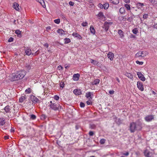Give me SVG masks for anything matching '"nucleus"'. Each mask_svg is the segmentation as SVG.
<instances>
[{
    "mask_svg": "<svg viewBox=\"0 0 157 157\" xmlns=\"http://www.w3.org/2000/svg\"><path fill=\"white\" fill-rule=\"evenodd\" d=\"M142 122L140 120H137L135 123H130L129 129L131 132H134L136 130H140L142 128Z\"/></svg>",
    "mask_w": 157,
    "mask_h": 157,
    "instance_id": "nucleus-1",
    "label": "nucleus"
},
{
    "mask_svg": "<svg viewBox=\"0 0 157 157\" xmlns=\"http://www.w3.org/2000/svg\"><path fill=\"white\" fill-rule=\"evenodd\" d=\"M25 75V72L24 71H21L18 72L16 74H13L10 75L11 78V80L12 81L18 80L22 78Z\"/></svg>",
    "mask_w": 157,
    "mask_h": 157,
    "instance_id": "nucleus-2",
    "label": "nucleus"
},
{
    "mask_svg": "<svg viewBox=\"0 0 157 157\" xmlns=\"http://www.w3.org/2000/svg\"><path fill=\"white\" fill-rule=\"evenodd\" d=\"M15 105H13V107H10L9 105H7L3 109H2V112H4V111L7 113H14L17 112V109L16 110L15 109Z\"/></svg>",
    "mask_w": 157,
    "mask_h": 157,
    "instance_id": "nucleus-3",
    "label": "nucleus"
},
{
    "mask_svg": "<svg viewBox=\"0 0 157 157\" xmlns=\"http://www.w3.org/2000/svg\"><path fill=\"white\" fill-rule=\"evenodd\" d=\"M50 102L49 107L52 110L56 111L63 109L62 107L59 104H56L53 103L52 101H51Z\"/></svg>",
    "mask_w": 157,
    "mask_h": 157,
    "instance_id": "nucleus-4",
    "label": "nucleus"
},
{
    "mask_svg": "<svg viewBox=\"0 0 157 157\" xmlns=\"http://www.w3.org/2000/svg\"><path fill=\"white\" fill-rule=\"evenodd\" d=\"M148 53L146 51H139L135 55V57H144L148 55Z\"/></svg>",
    "mask_w": 157,
    "mask_h": 157,
    "instance_id": "nucleus-5",
    "label": "nucleus"
},
{
    "mask_svg": "<svg viewBox=\"0 0 157 157\" xmlns=\"http://www.w3.org/2000/svg\"><path fill=\"white\" fill-rule=\"evenodd\" d=\"M113 24V22L111 21H105L103 25V28L106 31L108 30L110 26Z\"/></svg>",
    "mask_w": 157,
    "mask_h": 157,
    "instance_id": "nucleus-6",
    "label": "nucleus"
},
{
    "mask_svg": "<svg viewBox=\"0 0 157 157\" xmlns=\"http://www.w3.org/2000/svg\"><path fill=\"white\" fill-rule=\"evenodd\" d=\"M154 119V116L152 115H149L146 116L145 118V121L147 122L151 121Z\"/></svg>",
    "mask_w": 157,
    "mask_h": 157,
    "instance_id": "nucleus-7",
    "label": "nucleus"
},
{
    "mask_svg": "<svg viewBox=\"0 0 157 157\" xmlns=\"http://www.w3.org/2000/svg\"><path fill=\"white\" fill-rule=\"evenodd\" d=\"M144 155L146 157H151L152 155V153L147 149L144 150Z\"/></svg>",
    "mask_w": 157,
    "mask_h": 157,
    "instance_id": "nucleus-8",
    "label": "nucleus"
},
{
    "mask_svg": "<svg viewBox=\"0 0 157 157\" xmlns=\"http://www.w3.org/2000/svg\"><path fill=\"white\" fill-rule=\"evenodd\" d=\"M138 88L140 91H142L144 90L143 85L142 82H138L137 84Z\"/></svg>",
    "mask_w": 157,
    "mask_h": 157,
    "instance_id": "nucleus-9",
    "label": "nucleus"
},
{
    "mask_svg": "<svg viewBox=\"0 0 157 157\" xmlns=\"http://www.w3.org/2000/svg\"><path fill=\"white\" fill-rule=\"evenodd\" d=\"M137 75L138 76V78L142 81H145V78L143 75L140 72H138L137 73Z\"/></svg>",
    "mask_w": 157,
    "mask_h": 157,
    "instance_id": "nucleus-10",
    "label": "nucleus"
},
{
    "mask_svg": "<svg viewBox=\"0 0 157 157\" xmlns=\"http://www.w3.org/2000/svg\"><path fill=\"white\" fill-rule=\"evenodd\" d=\"M13 7L17 11H19L20 10V7L19 6V5L17 3L15 2L13 4Z\"/></svg>",
    "mask_w": 157,
    "mask_h": 157,
    "instance_id": "nucleus-11",
    "label": "nucleus"
},
{
    "mask_svg": "<svg viewBox=\"0 0 157 157\" xmlns=\"http://www.w3.org/2000/svg\"><path fill=\"white\" fill-rule=\"evenodd\" d=\"M30 99L34 103H36L39 101L37 98L33 95L31 96Z\"/></svg>",
    "mask_w": 157,
    "mask_h": 157,
    "instance_id": "nucleus-12",
    "label": "nucleus"
},
{
    "mask_svg": "<svg viewBox=\"0 0 157 157\" xmlns=\"http://www.w3.org/2000/svg\"><path fill=\"white\" fill-rule=\"evenodd\" d=\"M107 56L108 58L110 60L112 61L114 57V54L112 52H109L107 54Z\"/></svg>",
    "mask_w": 157,
    "mask_h": 157,
    "instance_id": "nucleus-13",
    "label": "nucleus"
},
{
    "mask_svg": "<svg viewBox=\"0 0 157 157\" xmlns=\"http://www.w3.org/2000/svg\"><path fill=\"white\" fill-rule=\"evenodd\" d=\"M79 76L80 75L78 73L74 74L73 77V80L77 81L79 79Z\"/></svg>",
    "mask_w": 157,
    "mask_h": 157,
    "instance_id": "nucleus-14",
    "label": "nucleus"
},
{
    "mask_svg": "<svg viewBox=\"0 0 157 157\" xmlns=\"http://www.w3.org/2000/svg\"><path fill=\"white\" fill-rule=\"evenodd\" d=\"M72 35L74 37L76 38L79 39H82V37L81 36L76 33H73L72 34Z\"/></svg>",
    "mask_w": 157,
    "mask_h": 157,
    "instance_id": "nucleus-15",
    "label": "nucleus"
},
{
    "mask_svg": "<svg viewBox=\"0 0 157 157\" xmlns=\"http://www.w3.org/2000/svg\"><path fill=\"white\" fill-rule=\"evenodd\" d=\"M74 93L76 95H80L81 94V90H80L75 89L73 91Z\"/></svg>",
    "mask_w": 157,
    "mask_h": 157,
    "instance_id": "nucleus-16",
    "label": "nucleus"
},
{
    "mask_svg": "<svg viewBox=\"0 0 157 157\" xmlns=\"http://www.w3.org/2000/svg\"><path fill=\"white\" fill-rule=\"evenodd\" d=\"M97 16L99 17V19L101 20H103L105 18V17L103 14V13L101 12L97 15Z\"/></svg>",
    "mask_w": 157,
    "mask_h": 157,
    "instance_id": "nucleus-17",
    "label": "nucleus"
},
{
    "mask_svg": "<svg viewBox=\"0 0 157 157\" xmlns=\"http://www.w3.org/2000/svg\"><path fill=\"white\" fill-rule=\"evenodd\" d=\"M25 52L26 54L28 56H30V55H33V53H32V51L31 49L29 48H28L26 49L25 50Z\"/></svg>",
    "mask_w": 157,
    "mask_h": 157,
    "instance_id": "nucleus-18",
    "label": "nucleus"
},
{
    "mask_svg": "<svg viewBox=\"0 0 157 157\" xmlns=\"http://www.w3.org/2000/svg\"><path fill=\"white\" fill-rule=\"evenodd\" d=\"M125 75L130 79H133L132 75L130 73L126 72L125 74Z\"/></svg>",
    "mask_w": 157,
    "mask_h": 157,
    "instance_id": "nucleus-19",
    "label": "nucleus"
},
{
    "mask_svg": "<svg viewBox=\"0 0 157 157\" xmlns=\"http://www.w3.org/2000/svg\"><path fill=\"white\" fill-rule=\"evenodd\" d=\"M57 32L61 35L65 34V32L62 29H58L57 31Z\"/></svg>",
    "mask_w": 157,
    "mask_h": 157,
    "instance_id": "nucleus-20",
    "label": "nucleus"
},
{
    "mask_svg": "<svg viewBox=\"0 0 157 157\" xmlns=\"http://www.w3.org/2000/svg\"><path fill=\"white\" fill-rule=\"evenodd\" d=\"M100 80L99 79H96L93 82H91V84L92 85H97L100 82Z\"/></svg>",
    "mask_w": 157,
    "mask_h": 157,
    "instance_id": "nucleus-21",
    "label": "nucleus"
},
{
    "mask_svg": "<svg viewBox=\"0 0 157 157\" xmlns=\"http://www.w3.org/2000/svg\"><path fill=\"white\" fill-rule=\"evenodd\" d=\"M118 33L119 35L120 36L121 38H123L124 37V33L121 30H118Z\"/></svg>",
    "mask_w": 157,
    "mask_h": 157,
    "instance_id": "nucleus-22",
    "label": "nucleus"
},
{
    "mask_svg": "<svg viewBox=\"0 0 157 157\" xmlns=\"http://www.w3.org/2000/svg\"><path fill=\"white\" fill-rule=\"evenodd\" d=\"M90 32L93 34V35H95V31L94 27L91 25L90 27Z\"/></svg>",
    "mask_w": 157,
    "mask_h": 157,
    "instance_id": "nucleus-23",
    "label": "nucleus"
},
{
    "mask_svg": "<svg viewBox=\"0 0 157 157\" xmlns=\"http://www.w3.org/2000/svg\"><path fill=\"white\" fill-rule=\"evenodd\" d=\"M119 12L121 14H124L125 13V10L124 7H121L119 10Z\"/></svg>",
    "mask_w": 157,
    "mask_h": 157,
    "instance_id": "nucleus-24",
    "label": "nucleus"
},
{
    "mask_svg": "<svg viewBox=\"0 0 157 157\" xmlns=\"http://www.w3.org/2000/svg\"><path fill=\"white\" fill-rule=\"evenodd\" d=\"M92 95H93L92 93H91V92H87L86 93V97L87 98H90L91 99L92 97L91 96Z\"/></svg>",
    "mask_w": 157,
    "mask_h": 157,
    "instance_id": "nucleus-25",
    "label": "nucleus"
},
{
    "mask_svg": "<svg viewBox=\"0 0 157 157\" xmlns=\"http://www.w3.org/2000/svg\"><path fill=\"white\" fill-rule=\"evenodd\" d=\"M26 99V97L25 96H21L19 99V101L21 102H22Z\"/></svg>",
    "mask_w": 157,
    "mask_h": 157,
    "instance_id": "nucleus-26",
    "label": "nucleus"
},
{
    "mask_svg": "<svg viewBox=\"0 0 157 157\" xmlns=\"http://www.w3.org/2000/svg\"><path fill=\"white\" fill-rule=\"evenodd\" d=\"M134 18V15L132 13H131V16L130 17H129L127 19V21L129 22H131Z\"/></svg>",
    "mask_w": 157,
    "mask_h": 157,
    "instance_id": "nucleus-27",
    "label": "nucleus"
},
{
    "mask_svg": "<svg viewBox=\"0 0 157 157\" xmlns=\"http://www.w3.org/2000/svg\"><path fill=\"white\" fill-rule=\"evenodd\" d=\"M110 2L115 4H117L119 2V0H109Z\"/></svg>",
    "mask_w": 157,
    "mask_h": 157,
    "instance_id": "nucleus-28",
    "label": "nucleus"
},
{
    "mask_svg": "<svg viewBox=\"0 0 157 157\" xmlns=\"http://www.w3.org/2000/svg\"><path fill=\"white\" fill-rule=\"evenodd\" d=\"M5 123V120L2 118H0V125H3Z\"/></svg>",
    "mask_w": 157,
    "mask_h": 157,
    "instance_id": "nucleus-29",
    "label": "nucleus"
},
{
    "mask_svg": "<svg viewBox=\"0 0 157 157\" xmlns=\"http://www.w3.org/2000/svg\"><path fill=\"white\" fill-rule=\"evenodd\" d=\"M90 62L91 63L94 64V65H96L98 64L99 63L98 62L92 59H90Z\"/></svg>",
    "mask_w": 157,
    "mask_h": 157,
    "instance_id": "nucleus-30",
    "label": "nucleus"
},
{
    "mask_svg": "<svg viewBox=\"0 0 157 157\" xmlns=\"http://www.w3.org/2000/svg\"><path fill=\"white\" fill-rule=\"evenodd\" d=\"M144 4L140 2H138L136 4L137 7L138 8H140L144 6Z\"/></svg>",
    "mask_w": 157,
    "mask_h": 157,
    "instance_id": "nucleus-31",
    "label": "nucleus"
},
{
    "mask_svg": "<svg viewBox=\"0 0 157 157\" xmlns=\"http://www.w3.org/2000/svg\"><path fill=\"white\" fill-rule=\"evenodd\" d=\"M39 2L41 5L44 8L45 7V4L43 0H40Z\"/></svg>",
    "mask_w": 157,
    "mask_h": 157,
    "instance_id": "nucleus-32",
    "label": "nucleus"
},
{
    "mask_svg": "<svg viewBox=\"0 0 157 157\" xmlns=\"http://www.w3.org/2000/svg\"><path fill=\"white\" fill-rule=\"evenodd\" d=\"M39 2L41 5L44 8L45 7V4L43 0H40Z\"/></svg>",
    "mask_w": 157,
    "mask_h": 157,
    "instance_id": "nucleus-33",
    "label": "nucleus"
},
{
    "mask_svg": "<svg viewBox=\"0 0 157 157\" xmlns=\"http://www.w3.org/2000/svg\"><path fill=\"white\" fill-rule=\"evenodd\" d=\"M64 43L68 44L71 42L70 39L69 38H66L64 39Z\"/></svg>",
    "mask_w": 157,
    "mask_h": 157,
    "instance_id": "nucleus-34",
    "label": "nucleus"
},
{
    "mask_svg": "<svg viewBox=\"0 0 157 157\" xmlns=\"http://www.w3.org/2000/svg\"><path fill=\"white\" fill-rule=\"evenodd\" d=\"M124 6L125 8L127 10H129L130 9V5L125 4L124 5Z\"/></svg>",
    "mask_w": 157,
    "mask_h": 157,
    "instance_id": "nucleus-35",
    "label": "nucleus"
},
{
    "mask_svg": "<svg viewBox=\"0 0 157 157\" xmlns=\"http://www.w3.org/2000/svg\"><path fill=\"white\" fill-rule=\"evenodd\" d=\"M132 33L134 34H136L138 32V30L137 28H135L132 30Z\"/></svg>",
    "mask_w": 157,
    "mask_h": 157,
    "instance_id": "nucleus-36",
    "label": "nucleus"
},
{
    "mask_svg": "<svg viewBox=\"0 0 157 157\" xmlns=\"http://www.w3.org/2000/svg\"><path fill=\"white\" fill-rule=\"evenodd\" d=\"M31 89L30 88H29L28 89H27L25 90V92L26 94H29L31 93Z\"/></svg>",
    "mask_w": 157,
    "mask_h": 157,
    "instance_id": "nucleus-37",
    "label": "nucleus"
},
{
    "mask_svg": "<svg viewBox=\"0 0 157 157\" xmlns=\"http://www.w3.org/2000/svg\"><path fill=\"white\" fill-rule=\"evenodd\" d=\"M109 6V4L108 3H106L103 5V8L105 9H107L108 8Z\"/></svg>",
    "mask_w": 157,
    "mask_h": 157,
    "instance_id": "nucleus-38",
    "label": "nucleus"
},
{
    "mask_svg": "<svg viewBox=\"0 0 157 157\" xmlns=\"http://www.w3.org/2000/svg\"><path fill=\"white\" fill-rule=\"evenodd\" d=\"M30 118L32 120H34L36 118V116L34 114H31L30 115Z\"/></svg>",
    "mask_w": 157,
    "mask_h": 157,
    "instance_id": "nucleus-39",
    "label": "nucleus"
},
{
    "mask_svg": "<svg viewBox=\"0 0 157 157\" xmlns=\"http://www.w3.org/2000/svg\"><path fill=\"white\" fill-rule=\"evenodd\" d=\"M105 141V140L104 139H101L100 140V143L101 144H104Z\"/></svg>",
    "mask_w": 157,
    "mask_h": 157,
    "instance_id": "nucleus-40",
    "label": "nucleus"
},
{
    "mask_svg": "<svg viewBox=\"0 0 157 157\" xmlns=\"http://www.w3.org/2000/svg\"><path fill=\"white\" fill-rule=\"evenodd\" d=\"M64 82L62 81L60 83V87H61L62 88H63L64 86Z\"/></svg>",
    "mask_w": 157,
    "mask_h": 157,
    "instance_id": "nucleus-41",
    "label": "nucleus"
},
{
    "mask_svg": "<svg viewBox=\"0 0 157 157\" xmlns=\"http://www.w3.org/2000/svg\"><path fill=\"white\" fill-rule=\"evenodd\" d=\"M54 22L56 24H59L60 22V19H57L54 20Z\"/></svg>",
    "mask_w": 157,
    "mask_h": 157,
    "instance_id": "nucleus-42",
    "label": "nucleus"
},
{
    "mask_svg": "<svg viewBox=\"0 0 157 157\" xmlns=\"http://www.w3.org/2000/svg\"><path fill=\"white\" fill-rule=\"evenodd\" d=\"M87 24H88V23L87 22H83L82 23L81 25L83 27H85V26H87Z\"/></svg>",
    "mask_w": 157,
    "mask_h": 157,
    "instance_id": "nucleus-43",
    "label": "nucleus"
},
{
    "mask_svg": "<svg viewBox=\"0 0 157 157\" xmlns=\"http://www.w3.org/2000/svg\"><path fill=\"white\" fill-rule=\"evenodd\" d=\"M56 100H58L59 99V97L57 95H54L53 97Z\"/></svg>",
    "mask_w": 157,
    "mask_h": 157,
    "instance_id": "nucleus-44",
    "label": "nucleus"
},
{
    "mask_svg": "<svg viewBox=\"0 0 157 157\" xmlns=\"http://www.w3.org/2000/svg\"><path fill=\"white\" fill-rule=\"evenodd\" d=\"M136 63L137 64L139 65H142L144 63V62L142 61H139L138 60H137L136 61Z\"/></svg>",
    "mask_w": 157,
    "mask_h": 157,
    "instance_id": "nucleus-45",
    "label": "nucleus"
},
{
    "mask_svg": "<svg viewBox=\"0 0 157 157\" xmlns=\"http://www.w3.org/2000/svg\"><path fill=\"white\" fill-rule=\"evenodd\" d=\"M148 14H147L145 13L143 15V17L144 19H146L148 18Z\"/></svg>",
    "mask_w": 157,
    "mask_h": 157,
    "instance_id": "nucleus-46",
    "label": "nucleus"
},
{
    "mask_svg": "<svg viewBox=\"0 0 157 157\" xmlns=\"http://www.w3.org/2000/svg\"><path fill=\"white\" fill-rule=\"evenodd\" d=\"M86 103L88 105H90L92 104V102L90 100H89L86 101Z\"/></svg>",
    "mask_w": 157,
    "mask_h": 157,
    "instance_id": "nucleus-47",
    "label": "nucleus"
},
{
    "mask_svg": "<svg viewBox=\"0 0 157 157\" xmlns=\"http://www.w3.org/2000/svg\"><path fill=\"white\" fill-rule=\"evenodd\" d=\"M121 154L122 155H125L126 156H128L129 155V153L128 152H126L125 153H121Z\"/></svg>",
    "mask_w": 157,
    "mask_h": 157,
    "instance_id": "nucleus-48",
    "label": "nucleus"
},
{
    "mask_svg": "<svg viewBox=\"0 0 157 157\" xmlns=\"http://www.w3.org/2000/svg\"><path fill=\"white\" fill-rule=\"evenodd\" d=\"M13 39L12 37H10L8 40V42H11L13 41Z\"/></svg>",
    "mask_w": 157,
    "mask_h": 157,
    "instance_id": "nucleus-49",
    "label": "nucleus"
},
{
    "mask_svg": "<svg viewBox=\"0 0 157 157\" xmlns=\"http://www.w3.org/2000/svg\"><path fill=\"white\" fill-rule=\"evenodd\" d=\"M69 4L70 6H73L74 4V3L72 1H70L69 2Z\"/></svg>",
    "mask_w": 157,
    "mask_h": 157,
    "instance_id": "nucleus-50",
    "label": "nucleus"
},
{
    "mask_svg": "<svg viewBox=\"0 0 157 157\" xmlns=\"http://www.w3.org/2000/svg\"><path fill=\"white\" fill-rule=\"evenodd\" d=\"M80 106L81 107H84L85 106V104L83 103L82 102H81L80 103Z\"/></svg>",
    "mask_w": 157,
    "mask_h": 157,
    "instance_id": "nucleus-51",
    "label": "nucleus"
},
{
    "mask_svg": "<svg viewBox=\"0 0 157 157\" xmlns=\"http://www.w3.org/2000/svg\"><path fill=\"white\" fill-rule=\"evenodd\" d=\"M15 33L17 35L20 34L21 33V31H20L19 30H17L15 31Z\"/></svg>",
    "mask_w": 157,
    "mask_h": 157,
    "instance_id": "nucleus-52",
    "label": "nucleus"
},
{
    "mask_svg": "<svg viewBox=\"0 0 157 157\" xmlns=\"http://www.w3.org/2000/svg\"><path fill=\"white\" fill-rule=\"evenodd\" d=\"M98 6L99 7L101 8H103V5L101 4H99L98 5Z\"/></svg>",
    "mask_w": 157,
    "mask_h": 157,
    "instance_id": "nucleus-53",
    "label": "nucleus"
},
{
    "mask_svg": "<svg viewBox=\"0 0 157 157\" xmlns=\"http://www.w3.org/2000/svg\"><path fill=\"white\" fill-rule=\"evenodd\" d=\"M109 93L110 94H114V91L113 90H109Z\"/></svg>",
    "mask_w": 157,
    "mask_h": 157,
    "instance_id": "nucleus-54",
    "label": "nucleus"
},
{
    "mask_svg": "<svg viewBox=\"0 0 157 157\" xmlns=\"http://www.w3.org/2000/svg\"><path fill=\"white\" fill-rule=\"evenodd\" d=\"M94 132L92 131H90L89 132V135L91 136H93L94 135Z\"/></svg>",
    "mask_w": 157,
    "mask_h": 157,
    "instance_id": "nucleus-55",
    "label": "nucleus"
},
{
    "mask_svg": "<svg viewBox=\"0 0 157 157\" xmlns=\"http://www.w3.org/2000/svg\"><path fill=\"white\" fill-rule=\"evenodd\" d=\"M44 47H46L47 48H48V47L49 45L48 43H46L44 44Z\"/></svg>",
    "mask_w": 157,
    "mask_h": 157,
    "instance_id": "nucleus-56",
    "label": "nucleus"
},
{
    "mask_svg": "<svg viewBox=\"0 0 157 157\" xmlns=\"http://www.w3.org/2000/svg\"><path fill=\"white\" fill-rule=\"evenodd\" d=\"M124 1L126 3H129L130 2V0H124Z\"/></svg>",
    "mask_w": 157,
    "mask_h": 157,
    "instance_id": "nucleus-57",
    "label": "nucleus"
},
{
    "mask_svg": "<svg viewBox=\"0 0 157 157\" xmlns=\"http://www.w3.org/2000/svg\"><path fill=\"white\" fill-rule=\"evenodd\" d=\"M58 68L59 69V70H60L61 69L62 70L63 69V67L61 66H58Z\"/></svg>",
    "mask_w": 157,
    "mask_h": 157,
    "instance_id": "nucleus-58",
    "label": "nucleus"
},
{
    "mask_svg": "<svg viewBox=\"0 0 157 157\" xmlns=\"http://www.w3.org/2000/svg\"><path fill=\"white\" fill-rule=\"evenodd\" d=\"M65 67L66 69H67L69 67V66L68 65H67V64H65Z\"/></svg>",
    "mask_w": 157,
    "mask_h": 157,
    "instance_id": "nucleus-59",
    "label": "nucleus"
},
{
    "mask_svg": "<svg viewBox=\"0 0 157 157\" xmlns=\"http://www.w3.org/2000/svg\"><path fill=\"white\" fill-rule=\"evenodd\" d=\"M116 80L118 82H120V80L118 78H116Z\"/></svg>",
    "mask_w": 157,
    "mask_h": 157,
    "instance_id": "nucleus-60",
    "label": "nucleus"
},
{
    "mask_svg": "<svg viewBox=\"0 0 157 157\" xmlns=\"http://www.w3.org/2000/svg\"><path fill=\"white\" fill-rule=\"evenodd\" d=\"M79 2H82V0H75Z\"/></svg>",
    "mask_w": 157,
    "mask_h": 157,
    "instance_id": "nucleus-61",
    "label": "nucleus"
},
{
    "mask_svg": "<svg viewBox=\"0 0 157 157\" xmlns=\"http://www.w3.org/2000/svg\"><path fill=\"white\" fill-rule=\"evenodd\" d=\"M149 1L151 2H155V0H149Z\"/></svg>",
    "mask_w": 157,
    "mask_h": 157,
    "instance_id": "nucleus-62",
    "label": "nucleus"
},
{
    "mask_svg": "<svg viewBox=\"0 0 157 157\" xmlns=\"http://www.w3.org/2000/svg\"><path fill=\"white\" fill-rule=\"evenodd\" d=\"M5 139H8V137L7 136H5Z\"/></svg>",
    "mask_w": 157,
    "mask_h": 157,
    "instance_id": "nucleus-63",
    "label": "nucleus"
},
{
    "mask_svg": "<svg viewBox=\"0 0 157 157\" xmlns=\"http://www.w3.org/2000/svg\"><path fill=\"white\" fill-rule=\"evenodd\" d=\"M51 29V27H50V26H49V27H48L47 28V29Z\"/></svg>",
    "mask_w": 157,
    "mask_h": 157,
    "instance_id": "nucleus-64",
    "label": "nucleus"
}]
</instances>
